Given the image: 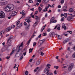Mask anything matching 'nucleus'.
Returning <instances> with one entry per match:
<instances>
[{
    "label": "nucleus",
    "mask_w": 75,
    "mask_h": 75,
    "mask_svg": "<svg viewBox=\"0 0 75 75\" xmlns=\"http://www.w3.org/2000/svg\"><path fill=\"white\" fill-rule=\"evenodd\" d=\"M43 36H46L47 35V33H44L43 34Z\"/></svg>",
    "instance_id": "47"
},
{
    "label": "nucleus",
    "mask_w": 75,
    "mask_h": 75,
    "mask_svg": "<svg viewBox=\"0 0 75 75\" xmlns=\"http://www.w3.org/2000/svg\"><path fill=\"white\" fill-rule=\"evenodd\" d=\"M5 32V30H3L0 33V35L3 34V33Z\"/></svg>",
    "instance_id": "20"
},
{
    "label": "nucleus",
    "mask_w": 75,
    "mask_h": 75,
    "mask_svg": "<svg viewBox=\"0 0 75 75\" xmlns=\"http://www.w3.org/2000/svg\"><path fill=\"white\" fill-rule=\"evenodd\" d=\"M58 8H61V5H59L58 6Z\"/></svg>",
    "instance_id": "61"
},
{
    "label": "nucleus",
    "mask_w": 75,
    "mask_h": 75,
    "mask_svg": "<svg viewBox=\"0 0 75 75\" xmlns=\"http://www.w3.org/2000/svg\"><path fill=\"white\" fill-rule=\"evenodd\" d=\"M52 23H57V21L55 20H54L52 22Z\"/></svg>",
    "instance_id": "58"
},
{
    "label": "nucleus",
    "mask_w": 75,
    "mask_h": 75,
    "mask_svg": "<svg viewBox=\"0 0 75 75\" xmlns=\"http://www.w3.org/2000/svg\"><path fill=\"white\" fill-rule=\"evenodd\" d=\"M2 68H3L2 66H0V70L1 71L2 70Z\"/></svg>",
    "instance_id": "51"
},
{
    "label": "nucleus",
    "mask_w": 75,
    "mask_h": 75,
    "mask_svg": "<svg viewBox=\"0 0 75 75\" xmlns=\"http://www.w3.org/2000/svg\"><path fill=\"white\" fill-rule=\"evenodd\" d=\"M64 17H63L61 19V21H63L64 20Z\"/></svg>",
    "instance_id": "41"
},
{
    "label": "nucleus",
    "mask_w": 75,
    "mask_h": 75,
    "mask_svg": "<svg viewBox=\"0 0 75 75\" xmlns=\"http://www.w3.org/2000/svg\"><path fill=\"white\" fill-rule=\"evenodd\" d=\"M64 17L65 18H67V13H65L64 14Z\"/></svg>",
    "instance_id": "29"
},
{
    "label": "nucleus",
    "mask_w": 75,
    "mask_h": 75,
    "mask_svg": "<svg viewBox=\"0 0 75 75\" xmlns=\"http://www.w3.org/2000/svg\"><path fill=\"white\" fill-rule=\"evenodd\" d=\"M63 9L62 10V11H67L68 10H67V6H64L63 7Z\"/></svg>",
    "instance_id": "11"
},
{
    "label": "nucleus",
    "mask_w": 75,
    "mask_h": 75,
    "mask_svg": "<svg viewBox=\"0 0 75 75\" xmlns=\"http://www.w3.org/2000/svg\"><path fill=\"white\" fill-rule=\"evenodd\" d=\"M38 69H39V67H38L36 68V69H35L34 70V71L35 72H37V71H38Z\"/></svg>",
    "instance_id": "27"
},
{
    "label": "nucleus",
    "mask_w": 75,
    "mask_h": 75,
    "mask_svg": "<svg viewBox=\"0 0 75 75\" xmlns=\"http://www.w3.org/2000/svg\"><path fill=\"white\" fill-rule=\"evenodd\" d=\"M40 41H41L40 43V45H42V44H43V43H44V42L45 41V40L43 39L42 40H41Z\"/></svg>",
    "instance_id": "18"
},
{
    "label": "nucleus",
    "mask_w": 75,
    "mask_h": 75,
    "mask_svg": "<svg viewBox=\"0 0 75 75\" xmlns=\"http://www.w3.org/2000/svg\"><path fill=\"white\" fill-rule=\"evenodd\" d=\"M31 16H29L27 17L26 18V20H27L26 22L27 23H28V24H29L30 22H31V21H30V20L29 19L31 18Z\"/></svg>",
    "instance_id": "9"
},
{
    "label": "nucleus",
    "mask_w": 75,
    "mask_h": 75,
    "mask_svg": "<svg viewBox=\"0 0 75 75\" xmlns=\"http://www.w3.org/2000/svg\"><path fill=\"white\" fill-rule=\"evenodd\" d=\"M57 27V29L58 30H61L60 28V25H59V24H57V25L56 26L54 29H56Z\"/></svg>",
    "instance_id": "10"
},
{
    "label": "nucleus",
    "mask_w": 75,
    "mask_h": 75,
    "mask_svg": "<svg viewBox=\"0 0 75 75\" xmlns=\"http://www.w3.org/2000/svg\"><path fill=\"white\" fill-rule=\"evenodd\" d=\"M4 48L5 49V51H6V50H7V46H5V47H4Z\"/></svg>",
    "instance_id": "40"
},
{
    "label": "nucleus",
    "mask_w": 75,
    "mask_h": 75,
    "mask_svg": "<svg viewBox=\"0 0 75 75\" xmlns=\"http://www.w3.org/2000/svg\"><path fill=\"white\" fill-rule=\"evenodd\" d=\"M30 27V24H29L28 26L26 27V30H28L29 29V27Z\"/></svg>",
    "instance_id": "30"
},
{
    "label": "nucleus",
    "mask_w": 75,
    "mask_h": 75,
    "mask_svg": "<svg viewBox=\"0 0 75 75\" xmlns=\"http://www.w3.org/2000/svg\"><path fill=\"white\" fill-rule=\"evenodd\" d=\"M11 29H12L11 27H9L6 29V31H10V30H11Z\"/></svg>",
    "instance_id": "16"
},
{
    "label": "nucleus",
    "mask_w": 75,
    "mask_h": 75,
    "mask_svg": "<svg viewBox=\"0 0 75 75\" xmlns=\"http://www.w3.org/2000/svg\"><path fill=\"white\" fill-rule=\"evenodd\" d=\"M58 35V39L59 40H61V39H62V38H61V36H59V35Z\"/></svg>",
    "instance_id": "33"
},
{
    "label": "nucleus",
    "mask_w": 75,
    "mask_h": 75,
    "mask_svg": "<svg viewBox=\"0 0 75 75\" xmlns=\"http://www.w3.org/2000/svg\"><path fill=\"white\" fill-rule=\"evenodd\" d=\"M38 10H39V12H40V11H41L42 10V8H40V7H39L38 8Z\"/></svg>",
    "instance_id": "37"
},
{
    "label": "nucleus",
    "mask_w": 75,
    "mask_h": 75,
    "mask_svg": "<svg viewBox=\"0 0 75 75\" xmlns=\"http://www.w3.org/2000/svg\"><path fill=\"white\" fill-rule=\"evenodd\" d=\"M40 64V61H38L36 63V65H38Z\"/></svg>",
    "instance_id": "24"
},
{
    "label": "nucleus",
    "mask_w": 75,
    "mask_h": 75,
    "mask_svg": "<svg viewBox=\"0 0 75 75\" xmlns=\"http://www.w3.org/2000/svg\"><path fill=\"white\" fill-rule=\"evenodd\" d=\"M68 41H69V40L68 39L65 40H64V41H63V44H66V43L67 42H68Z\"/></svg>",
    "instance_id": "22"
},
{
    "label": "nucleus",
    "mask_w": 75,
    "mask_h": 75,
    "mask_svg": "<svg viewBox=\"0 0 75 75\" xmlns=\"http://www.w3.org/2000/svg\"><path fill=\"white\" fill-rule=\"evenodd\" d=\"M64 3V0H62L61 1V3L63 4Z\"/></svg>",
    "instance_id": "44"
},
{
    "label": "nucleus",
    "mask_w": 75,
    "mask_h": 75,
    "mask_svg": "<svg viewBox=\"0 0 75 75\" xmlns=\"http://www.w3.org/2000/svg\"><path fill=\"white\" fill-rule=\"evenodd\" d=\"M47 8L45 7V8L43 10V12H45V11H47Z\"/></svg>",
    "instance_id": "26"
},
{
    "label": "nucleus",
    "mask_w": 75,
    "mask_h": 75,
    "mask_svg": "<svg viewBox=\"0 0 75 75\" xmlns=\"http://www.w3.org/2000/svg\"><path fill=\"white\" fill-rule=\"evenodd\" d=\"M54 68H56V69H58V68H59V67L57 66H55L54 67Z\"/></svg>",
    "instance_id": "31"
},
{
    "label": "nucleus",
    "mask_w": 75,
    "mask_h": 75,
    "mask_svg": "<svg viewBox=\"0 0 75 75\" xmlns=\"http://www.w3.org/2000/svg\"><path fill=\"white\" fill-rule=\"evenodd\" d=\"M14 8V6L13 4H8L7 6L5 7V10L6 12H8L10 10H13Z\"/></svg>",
    "instance_id": "1"
},
{
    "label": "nucleus",
    "mask_w": 75,
    "mask_h": 75,
    "mask_svg": "<svg viewBox=\"0 0 75 75\" xmlns=\"http://www.w3.org/2000/svg\"><path fill=\"white\" fill-rule=\"evenodd\" d=\"M16 28H20L22 26V23H20V21H18L16 23Z\"/></svg>",
    "instance_id": "5"
},
{
    "label": "nucleus",
    "mask_w": 75,
    "mask_h": 75,
    "mask_svg": "<svg viewBox=\"0 0 75 75\" xmlns=\"http://www.w3.org/2000/svg\"><path fill=\"white\" fill-rule=\"evenodd\" d=\"M25 16H22L18 20H20V19H21V18H24V17H25Z\"/></svg>",
    "instance_id": "36"
},
{
    "label": "nucleus",
    "mask_w": 75,
    "mask_h": 75,
    "mask_svg": "<svg viewBox=\"0 0 75 75\" xmlns=\"http://www.w3.org/2000/svg\"><path fill=\"white\" fill-rule=\"evenodd\" d=\"M56 72H57V71L55 70L54 72V74L55 75H56V74H57V73Z\"/></svg>",
    "instance_id": "59"
},
{
    "label": "nucleus",
    "mask_w": 75,
    "mask_h": 75,
    "mask_svg": "<svg viewBox=\"0 0 75 75\" xmlns=\"http://www.w3.org/2000/svg\"><path fill=\"white\" fill-rule=\"evenodd\" d=\"M34 50V49L33 48H32V49H30L29 50V53H30L31 52H32V51H33V50Z\"/></svg>",
    "instance_id": "23"
},
{
    "label": "nucleus",
    "mask_w": 75,
    "mask_h": 75,
    "mask_svg": "<svg viewBox=\"0 0 75 75\" xmlns=\"http://www.w3.org/2000/svg\"><path fill=\"white\" fill-rule=\"evenodd\" d=\"M70 15H71V17H74L75 16V13H74V14H71Z\"/></svg>",
    "instance_id": "45"
},
{
    "label": "nucleus",
    "mask_w": 75,
    "mask_h": 75,
    "mask_svg": "<svg viewBox=\"0 0 75 75\" xmlns=\"http://www.w3.org/2000/svg\"><path fill=\"white\" fill-rule=\"evenodd\" d=\"M28 2L30 3H33V1L32 0H29Z\"/></svg>",
    "instance_id": "39"
},
{
    "label": "nucleus",
    "mask_w": 75,
    "mask_h": 75,
    "mask_svg": "<svg viewBox=\"0 0 75 75\" xmlns=\"http://www.w3.org/2000/svg\"><path fill=\"white\" fill-rule=\"evenodd\" d=\"M15 27V25H11V27L12 28H14V27Z\"/></svg>",
    "instance_id": "49"
},
{
    "label": "nucleus",
    "mask_w": 75,
    "mask_h": 75,
    "mask_svg": "<svg viewBox=\"0 0 75 75\" xmlns=\"http://www.w3.org/2000/svg\"><path fill=\"white\" fill-rule=\"evenodd\" d=\"M50 72V70H49V69L48 68H46L44 70V72L47 75H52V73H48Z\"/></svg>",
    "instance_id": "3"
},
{
    "label": "nucleus",
    "mask_w": 75,
    "mask_h": 75,
    "mask_svg": "<svg viewBox=\"0 0 75 75\" xmlns=\"http://www.w3.org/2000/svg\"><path fill=\"white\" fill-rule=\"evenodd\" d=\"M62 28H64V30H66V26H65V25L64 23H63L62 24Z\"/></svg>",
    "instance_id": "15"
},
{
    "label": "nucleus",
    "mask_w": 75,
    "mask_h": 75,
    "mask_svg": "<svg viewBox=\"0 0 75 75\" xmlns=\"http://www.w3.org/2000/svg\"><path fill=\"white\" fill-rule=\"evenodd\" d=\"M6 58L7 59H8L10 58V56H8L6 57Z\"/></svg>",
    "instance_id": "60"
},
{
    "label": "nucleus",
    "mask_w": 75,
    "mask_h": 75,
    "mask_svg": "<svg viewBox=\"0 0 75 75\" xmlns=\"http://www.w3.org/2000/svg\"><path fill=\"white\" fill-rule=\"evenodd\" d=\"M12 39H13V36H11L9 38L8 40L7 44L8 46H10V45H9V44H11V42H12L11 41Z\"/></svg>",
    "instance_id": "4"
},
{
    "label": "nucleus",
    "mask_w": 75,
    "mask_h": 75,
    "mask_svg": "<svg viewBox=\"0 0 75 75\" xmlns=\"http://www.w3.org/2000/svg\"><path fill=\"white\" fill-rule=\"evenodd\" d=\"M15 51V50H13L12 52L10 54V55H11L12 54H13V53H14V51Z\"/></svg>",
    "instance_id": "35"
},
{
    "label": "nucleus",
    "mask_w": 75,
    "mask_h": 75,
    "mask_svg": "<svg viewBox=\"0 0 75 75\" xmlns=\"http://www.w3.org/2000/svg\"><path fill=\"white\" fill-rule=\"evenodd\" d=\"M41 37V34H40L39 35L38 37L40 38Z\"/></svg>",
    "instance_id": "63"
},
{
    "label": "nucleus",
    "mask_w": 75,
    "mask_h": 75,
    "mask_svg": "<svg viewBox=\"0 0 75 75\" xmlns=\"http://www.w3.org/2000/svg\"><path fill=\"white\" fill-rule=\"evenodd\" d=\"M59 57V56H56L55 58H56V59H58Z\"/></svg>",
    "instance_id": "62"
},
{
    "label": "nucleus",
    "mask_w": 75,
    "mask_h": 75,
    "mask_svg": "<svg viewBox=\"0 0 75 75\" xmlns=\"http://www.w3.org/2000/svg\"><path fill=\"white\" fill-rule=\"evenodd\" d=\"M35 18L36 20H39L40 19V17H38V16H35Z\"/></svg>",
    "instance_id": "28"
},
{
    "label": "nucleus",
    "mask_w": 75,
    "mask_h": 75,
    "mask_svg": "<svg viewBox=\"0 0 75 75\" xmlns=\"http://www.w3.org/2000/svg\"><path fill=\"white\" fill-rule=\"evenodd\" d=\"M42 49H43V47H41V48L38 51V52L40 53L41 52V50H42Z\"/></svg>",
    "instance_id": "25"
},
{
    "label": "nucleus",
    "mask_w": 75,
    "mask_h": 75,
    "mask_svg": "<svg viewBox=\"0 0 75 75\" xmlns=\"http://www.w3.org/2000/svg\"><path fill=\"white\" fill-rule=\"evenodd\" d=\"M16 14H17L16 12L13 11L10 14V16H14L16 15Z\"/></svg>",
    "instance_id": "7"
},
{
    "label": "nucleus",
    "mask_w": 75,
    "mask_h": 75,
    "mask_svg": "<svg viewBox=\"0 0 75 75\" xmlns=\"http://www.w3.org/2000/svg\"><path fill=\"white\" fill-rule=\"evenodd\" d=\"M16 66H17V64H15V66L13 67L14 69H15V68H16Z\"/></svg>",
    "instance_id": "55"
},
{
    "label": "nucleus",
    "mask_w": 75,
    "mask_h": 75,
    "mask_svg": "<svg viewBox=\"0 0 75 75\" xmlns=\"http://www.w3.org/2000/svg\"><path fill=\"white\" fill-rule=\"evenodd\" d=\"M55 19V17L54 16L50 20V23L51 24L52 23V21L54 20Z\"/></svg>",
    "instance_id": "19"
},
{
    "label": "nucleus",
    "mask_w": 75,
    "mask_h": 75,
    "mask_svg": "<svg viewBox=\"0 0 75 75\" xmlns=\"http://www.w3.org/2000/svg\"><path fill=\"white\" fill-rule=\"evenodd\" d=\"M44 29H45V28H43V29H42L41 30V32H42L43 31V30H44Z\"/></svg>",
    "instance_id": "56"
},
{
    "label": "nucleus",
    "mask_w": 75,
    "mask_h": 75,
    "mask_svg": "<svg viewBox=\"0 0 75 75\" xmlns=\"http://www.w3.org/2000/svg\"><path fill=\"white\" fill-rule=\"evenodd\" d=\"M73 18V17H72L69 16L67 18V20L68 21H70L71 20H72Z\"/></svg>",
    "instance_id": "14"
},
{
    "label": "nucleus",
    "mask_w": 75,
    "mask_h": 75,
    "mask_svg": "<svg viewBox=\"0 0 75 75\" xmlns=\"http://www.w3.org/2000/svg\"><path fill=\"white\" fill-rule=\"evenodd\" d=\"M37 44V43L35 42H34L33 43V47H35V45H36Z\"/></svg>",
    "instance_id": "42"
},
{
    "label": "nucleus",
    "mask_w": 75,
    "mask_h": 75,
    "mask_svg": "<svg viewBox=\"0 0 75 75\" xmlns=\"http://www.w3.org/2000/svg\"><path fill=\"white\" fill-rule=\"evenodd\" d=\"M23 42H22L21 43L20 45V46H18L16 48L17 50H18L17 52L16 53V54H18V52H19L20 51H22V49L23 48V47H22V46L23 45Z\"/></svg>",
    "instance_id": "2"
},
{
    "label": "nucleus",
    "mask_w": 75,
    "mask_h": 75,
    "mask_svg": "<svg viewBox=\"0 0 75 75\" xmlns=\"http://www.w3.org/2000/svg\"><path fill=\"white\" fill-rule=\"evenodd\" d=\"M0 4L3 6V5H6L7 4V1H6L5 2H1L0 3Z\"/></svg>",
    "instance_id": "12"
},
{
    "label": "nucleus",
    "mask_w": 75,
    "mask_h": 75,
    "mask_svg": "<svg viewBox=\"0 0 75 75\" xmlns=\"http://www.w3.org/2000/svg\"><path fill=\"white\" fill-rule=\"evenodd\" d=\"M40 53H41L40 55L42 56H43V55H44V53H43L42 52H41Z\"/></svg>",
    "instance_id": "34"
},
{
    "label": "nucleus",
    "mask_w": 75,
    "mask_h": 75,
    "mask_svg": "<svg viewBox=\"0 0 75 75\" xmlns=\"http://www.w3.org/2000/svg\"><path fill=\"white\" fill-rule=\"evenodd\" d=\"M69 11L70 13H72V12L74 11V9L72 8H70L69 10Z\"/></svg>",
    "instance_id": "17"
},
{
    "label": "nucleus",
    "mask_w": 75,
    "mask_h": 75,
    "mask_svg": "<svg viewBox=\"0 0 75 75\" xmlns=\"http://www.w3.org/2000/svg\"><path fill=\"white\" fill-rule=\"evenodd\" d=\"M28 71H26L25 72V75H28Z\"/></svg>",
    "instance_id": "43"
},
{
    "label": "nucleus",
    "mask_w": 75,
    "mask_h": 75,
    "mask_svg": "<svg viewBox=\"0 0 75 75\" xmlns=\"http://www.w3.org/2000/svg\"><path fill=\"white\" fill-rule=\"evenodd\" d=\"M51 30V29L50 28H48L47 30V31L48 32H50V30Z\"/></svg>",
    "instance_id": "54"
},
{
    "label": "nucleus",
    "mask_w": 75,
    "mask_h": 75,
    "mask_svg": "<svg viewBox=\"0 0 75 75\" xmlns=\"http://www.w3.org/2000/svg\"><path fill=\"white\" fill-rule=\"evenodd\" d=\"M73 67H74V64H70L68 68L69 71H71Z\"/></svg>",
    "instance_id": "8"
},
{
    "label": "nucleus",
    "mask_w": 75,
    "mask_h": 75,
    "mask_svg": "<svg viewBox=\"0 0 75 75\" xmlns=\"http://www.w3.org/2000/svg\"><path fill=\"white\" fill-rule=\"evenodd\" d=\"M67 33H70V34H72V31H67Z\"/></svg>",
    "instance_id": "48"
},
{
    "label": "nucleus",
    "mask_w": 75,
    "mask_h": 75,
    "mask_svg": "<svg viewBox=\"0 0 75 75\" xmlns=\"http://www.w3.org/2000/svg\"><path fill=\"white\" fill-rule=\"evenodd\" d=\"M61 17H63V16H64V14H63L62 13H61Z\"/></svg>",
    "instance_id": "64"
},
{
    "label": "nucleus",
    "mask_w": 75,
    "mask_h": 75,
    "mask_svg": "<svg viewBox=\"0 0 75 75\" xmlns=\"http://www.w3.org/2000/svg\"><path fill=\"white\" fill-rule=\"evenodd\" d=\"M26 54H27V52H25L24 53H23V55L24 56H25V55H26Z\"/></svg>",
    "instance_id": "52"
},
{
    "label": "nucleus",
    "mask_w": 75,
    "mask_h": 75,
    "mask_svg": "<svg viewBox=\"0 0 75 75\" xmlns=\"http://www.w3.org/2000/svg\"><path fill=\"white\" fill-rule=\"evenodd\" d=\"M51 66V64H47L46 67L48 68L49 69L50 68V67H50Z\"/></svg>",
    "instance_id": "32"
},
{
    "label": "nucleus",
    "mask_w": 75,
    "mask_h": 75,
    "mask_svg": "<svg viewBox=\"0 0 75 75\" xmlns=\"http://www.w3.org/2000/svg\"><path fill=\"white\" fill-rule=\"evenodd\" d=\"M49 0H43V3H48V2L49 1Z\"/></svg>",
    "instance_id": "21"
},
{
    "label": "nucleus",
    "mask_w": 75,
    "mask_h": 75,
    "mask_svg": "<svg viewBox=\"0 0 75 75\" xmlns=\"http://www.w3.org/2000/svg\"><path fill=\"white\" fill-rule=\"evenodd\" d=\"M73 58H75V52L72 55Z\"/></svg>",
    "instance_id": "53"
},
{
    "label": "nucleus",
    "mask_w": 75,
    "mask_h": 75,
    "mask_svg": "<svg viewBox=\"0 0 75 75\" xmlns=\"http://www.w3.org/2000/svg\"><path fill=\"white\" fill-rule=\"evenodd\" d=\"M23 55H22L21 57L20 58V59H19V60L20 61H21V60L22 59H23Z\"/></svg>",
    "instance_id": "38"
},
{
    "label": "nucleus",
    "mask_w": 75,
    "mask_h": 75,
    "mask_svg": "<svg viewBox=\"0 0 75 75\" xmlns=\"http://www.w3.org/2000/svg\"><path fill=\"white\" fill-rule=\"evenodd\" d=\"M5 17V13L3 11L0 12V18H4Z\"/></svg>",
    "instance_id": "6"
},
{
    "label": "nucleus",
    "mask_w": 75,
    "mask_h": 75,
    "mask_svg": "<svg viewBox=\"0 0 75 75\" xmlns=\"http://www.w3.org/2000/svg\"><path fill=\"white\" fill-rule=\"evenodd\" d=\"M38 11H35V16H36V15H37V13H38Z\"/></svg>",
    "instance_id": "46"
},
{
    "label": "nucleus",
    "mask_w": 75,
    "mask_h": 75,
    "mask_svg": "<svg viewBox=\"0 0 75 75\" xmlns=\"http://www.w3.org/2000/svg\"><path fill=\"white\" fill-rule=\"evenodd\" d=\"M51 34L52 35H50V37H54V36H55V35H57V34H55L54 32H51Z\"/></svg>",
    "instance_id": "13"
},
{
    "label": "nucleus",
    "mask_w": 75,
    "mask_h": 75,
    "mask_svg": "<svg viewBox=\"0 0 75 75\" xmlns=\"http://www.w3.org/2000/svg\"><path fill=\"white\" fill-rule=\"evenodd\" d=\"M30 42H31V40H29V41L28 42L27 44H28V45H29V44H30Z\"/></svg>",
    "instance_id": "50"
},
{
    "label": "nucleus",
    "mask_w": 75,
    "mask_h": 75,
    "mask_svg": "<svg viewBox=\"0 0 75 75\" xmlns=\"http://www.w3.org/2000/svg\"><path fill=\"white\" fill-rule=\"evenodd\" d=\"M67 50H68L69 51H70V47H68Z\"/></svg>",
    "instance_id": "57"
}]
</instances>
